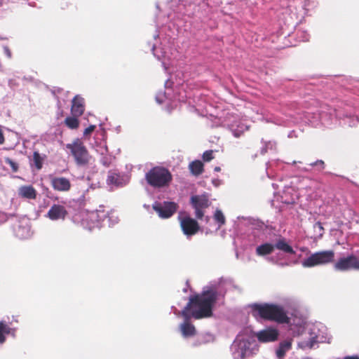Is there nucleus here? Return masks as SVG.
<instances>
[{
	"mask_svg": "<svg viewBox=\"0 0 359 359\" xmlns=\"http://www.w3.org/2000/svg\"><path fill=\"white\" fill-rule=\"evenodd\" d=\"M232 286L229 280L221 279L210 283L201 295L191 297L189 302L181 311L184 322L180 325L182 336L185 338L196 334L195 327L189 323L191 318L200 319L212 315V306L219 296H224L226 291Z\"/></svg>",
	"mask_w": 359,
	"mask_h": 359,
	"instance_id": "f257e3e1",
	"label": "nucleus"
},
{
	"mask_svg": "<svg viewBox=\"0 0 359 359\" xmlns=\"http://www.w3.org/2000/svg\"><path fill=\"white\" fill-rule=\"evenodd\" d=\"M107 217H108L109 225L118 222V217L114 215V213H111L110 215L107 214Z\"/></svg>",
	"mask_w": 359,
	"mask_h": 359,
	"instance_id": "c9c22d12",
	"label": "nucleus"
},
{
	"mask_svg": "<svg viewBox=\"0 0 359 359\" xmlns=\"http://www.w3.org/2000/svg\"><path fill=\"white\" fill-rule=\"evenodd\" d=\"M9 327L4 324L3 323H0V343L2 344L5 341L4 334H8L9 332Z\"/></svg>",
	"mask_w": 359,
	"mask_h": 359,
	"instance_id": "c756f323",
	"label": "nucleus"
},
{
	"mask_svg": "<svg viewBox=\"0 0 359 359\" xmlns=\"http://www.w3.org/2000/svg\"><path fill=\"white\" fill-rule=\"evenodd\" d=\"M5 162L6 164L9 165L10 167L11 168L13 172H17L18 170V165L17 163H15V161H13L12 159L9 158H5Z\"/></svg>",
	"mask_w": 359,
	"mask_h": 359,
	"instance_id": "473e14b6",
	"label": "nucleus"
},
{
	"mask_svg": "<svg viewBox=\"0 0 359 359\" xmlns=\"http://www.w3.org/2000/svg\"><path fill=\"white\" fill-rule=\"evenodd\" d=\"M4 53H6V55L8 56V57H11V50H9V48L6 46H5L4 48Z\"/></svg>",
	"mask_w": 359,
	"mask_h": 359,
	"instance_id": "a19ab883",
	"label": "nucleus"
},
{
	"mask_svg": "<svg viewBox=\"0 0 359 359\" xmlns=\"http://www.w3.org/2000/svg\"><path fill=\"white\" fill-rule=\"evenodd\" d=\"M153 209L161 218L170 217L177 210V205L173 202L164 201L163 203L155 202Z\"/></svg>",
	"mask_w": 359,
	"mask_h": 359,
	"instance_id": "6e6552de",
	"label": "nucleus"
},
{
	"mask_svg": "<svg viewBox=\"0 0 359 359\" xmlns=\"http://www.w3.org/2000/svg\"><path fill=\"white\" fill-rule=\"evenodd\" d=\"M301 170L303 171H306V172L310 171V168H303Z\"/></svg>",
	"mask_w": 359,
	"mask_h": 359,
	"instance_id": "c03bdc74",
	"label": "nucleus"
},
{
	"mask_svg": "<svg viewBox=\"0 0 359 359\" xmlns=\"http://www.w3.org/2000/svg\"><path fill=\"white\" fill-rule=\"evenodd\" d=\"M291 346L292 343L290 341L287 340L280 342L276 352V356L279 359H282L285 356L286 352H287L291 348Z\"/></svg>",
	"mask_w": 359,
	"mask_h": 359,
	"instance_id": "aec40b11",
	"label": "nucleus"
},
{
	"mask_svg": "<svg viewBox=\"0 0 359 359\" xmlns=\"http://www.w3.org/2000/svg\"><path fill=\"white\" fill-rule=\"evenodd\" d=\"M113 159L114 157L111 154L107 153L105 155L101 156L100 162L103 165L108 167L112 163Z\"/></svg>",
	"mask_w": 359,
	"mask_h": 359,
	"instance_id": "c85d7f7f",
	"label": "nucleus"
},
{
	"mask_svg": "<svg viewBox=\"0 0 359 359\" xmlns=\"http://www.w3.org/2000/svg\"><path fill=\"white\" fill-rule=\"evenodd\" d=\"M95 150L97 153L99 154L100 156L105 155L107 153H109L105 142H102L99 145H97Z\"/></svg>",
	"mask_w": 359,
	"mask_h": 359,
	"instance_id": "7c9ffc66",
	"label": "nucleus"
},
{
	"mask_svg": "<svg viewBox=\"0 0 359 359\" xmlns=\"http://www.w3.org/2000/svg\"><path fill=\"white\" fill-rule=\"evenodd\" d=\"M189 168L194 175H199L203 172V164L201 161H194L189 163Z\"/></svg>",
	"mask_w": 359,
	"mask_h": 359,
	"instance_id": "4be33fe9",
	"label": "nucleus"
},
{
	"mask_svg": "<svg viewBox=\"0 0 359 359\" xmlns=\"http://www.w3.org/2000/svg\"><path fill=\"white\" fill-rule=\"evenodd\" d=\"M309 166L316 167L318 171H321L325 168L324 162L321 160H318L314 163H310Z\"/></svg>",
	"mask_w": 359,
	"mask_h": 359,
	"instance_id": "2f4dec72",
	"label": "nucleus"
},
{
	"mask_svg": "<svg viewBox=\"0 0 359 359\" xmlns=\"http://www.w3.org/2000/svg\"><path fill=\"white\" fill-rule=\"evenodd\" d=\"M84 111L83 98L76 96L72 100V113L74 116H81Z\"/></svg>",
	"mask_w": 359,
	"mask_h": 359,
	"instance_id": "a211bd4d",
	"label": "nucleus"
},
{
	"mask_svg": "<svg viewBox=\"0 0 359 359\" xmlns=\"http://www.w3.org/2000/svg\"><path fill=\"white\" fill-rule=\"evenodd\" d=\"M76 117V116H74V117L66 118L65 122L68 128L71 129H76L79 127V121Z\"/></svg>",
	"mask_w": 359,
	"mask_h": 359,
	"instance_id": "bb28decb",
	"label": "nucleus"
},
{
	"mask_svg": "<svg viewBox=\"0 0 359 359\" xmlns=\"http://www.w3.org/2000/svg\"><path fill=\"white\" fill-rule=\"evenodd\" d=\"M214 219L219 224V227L224 224L225 223V217L222 212L219 210H217L214 215Z\"/></svg>",
	"mask_w": 359,
	"mask_h": 359,
	"instance_id": "cd10ccee",
	"label": "nucleus"
},
{
	"mask_svg": "<svg viewBox=\"0 0 359 359\" xmlns=\"http://www.w3.org/2000/svg\"><path fill=\"white\" fill-rule=\"evenodd\" d=\"M278 331L272 327L261 330L256 334L258 340L262 342L274 341L278 339Z\"/></svg>",
	"mask_w": 359,
	"mask_h": 359,
	"instance_id": "4468645a",
	"label": "nucleus"
},
{
	"mask_svg": "<svg viewBox=\"0 0 359 359\" xmlns=\"http://www.w3.org/2000/svg\"><path fill=\"white\" fill-rule=\"evenodd\" d=\"M233 359H245L258 351L255 337L248 332L238 334L231 346Z\"/></svg>",
	"mask_w": 359,
	"mask_h": 359,
	"instance_id": "f03ea898",
	"label": "nucleus"
},
{
	"mask_svg": "<svg viewBox=\"0 0 359 359\" xmlns=\"http://www.w3.org/2000/svg\"><path fill=\"white\" fill-rule=\"evenodd\" d=\"M78 217L81 218V226L89 230L93 228L99 227L101 222L107 218V212L104 210H97L95 211H81L79 215L75 217L77 220Z\"/></svg>",
	"mask_w": 359,
	"mask_h": 359,
	"instance_id": "423d86ee",
	"label": "nucleus"
},
{
	"mask_svg": "<svg viewBox=\"0 0 359 359\" xmlns=\"http://www.w3.org/2000/svg\"><path fill=\"white\" fill-rule=\"evenodd\" d=\"M274 249V245L271 243H264L256 248V253L259 256L271 254Z\"/></svg>",
	"mask_w": 359,
	"mask_h": 359,
	"instance_id": "393cba45",
	"label": "nucleus"
},
{
	"mask_svg": "<svg viewBox=\"0 0 359 359\" xmlns=\"http://www.w3.org/2000/svg\"><path fill=\"white\" fill-rule=\"evenodd\" d=\"M165 97V93H158L156 96V100L158 103H162L163 102V99Z\"/></svg>",
	"mask_w": 359,
	"mask_h": 359,
	"instance_id": "4c0bfd02",
	"label": "nucleus"
},
{
	"mask_svg": "<svg viewBox=\"0 0 359 359\" xmlns=\"http://www.w3.org/2000/svg\"><path fill=\"white\" fill-rule=\"evenodd\" d=\"M37 192L31 185L21 186L18 189V196L26 199H35Z\"/></svg>",
	"mask_w": 359,
	"mask_h": 359,
	"instance_id": "dca6fc26",
	"label": "nucleus"
},
{
	"mask_svg": "<svg viewBox=\"0 0 359 359\" xmlns=\"http://www.w3.org/2000/svg\"><path fill=\"white\" fill-rule=\"evenodd\" d=\"M107 182L109 184L116 187H121L126 184V182H123V178L116 173H110L107 178Z\"/></svg>",
	"mask_w": 359,
	"mask_h": 359,
	"instance_id": "5701e85b",
	"label": "nucleus"
},
{
	"mask_svg": "<svg viewBox=\"0 0 359 359\" xmlns=\"http://www.w3.org/2000/svg\"><path fill=\"white\" fill-rule=\"evenodd\" d=\"M275 147V143L272 142H265L264 146L262 149V154H264L267 151L268 149H272Z\"/></svg>",
	"mask_w": 359,
	"mask_h": 359,
	"instance_id": "72a5a7b5",
	"label": "nucleus"
},
{
	"mask_svg": "<svg viewBox=\"0 0 359 359\" xmlns=\"http://www.w3.org/2000/svg\"><path fill=\"white\" fill-rule=\"evenodd\" d=\"M215 170L216 172H219V171L220 170V168H219V167H215Z\"/></svg>",
	"mask_w": 359,
	"mask_h": 359,
	"instance_id": "a18cd8bd",
	"label": "nucleus"
},
{
	"mask_svg": "<svg viewBox=\"0 0 359 359\" xmlns=\"http://www.w3.org/2000/svg\"><path fill=\"white\" fill-rule=\"evenodd\" d=\"M66 148L69 150L77 165L84 167L88 165L91 156L81 139L76 138L67 144Z\"/></svg>",
	"mask_w": 359,
	"mask_h": 359,
	"instance_id": "39448f33",
	"label": "nucleus"
},
{
	"mask_svg": "<svg viewBox=\"0 0 359 359\" xmlns=\"http://www.w3.org/2000/svg\"><path fill=\"white\" fill-rule=\"evenodd\" d=\"M212 153L213 152L212 150H208V151H205L203 154V159L205 161H210V160H212L213 158Z\"/></svg>",
	"mask_w": 359,
	"mask_h": 359,
	"instance_id": "f704fd0d",
	"label": "nucleus"
},
{
	"mask_svg": "<svg viewBox=\"0 0 359 359\" xmlns=\"http://www.w3.org/2000/svg\"><path fill=\"white\" fill-rule=\"evenodd\" d=\"M67 215L66 208L57 204L53 205L47 212V217L51 220L64 219Z\"/></svg>",
	"mask_w": 359,
	"mask_h": 359,
	"instance_id": "2eb2a0df",
	"label": "nucleus"
},
{
	"mask_svg": "<svg viewBox=\"0 0 359 359\" xmlns=\"http://www.w3.org/2000/svg\"><path fill=\"white\" fill-rule=\"evenodd\" d=\"M333 250L321 251L312 254L302 262L305 267H312L317 265L325 264L332 262L334 259Z\"/></svg>",
	"mask_w": 359,
	"mask_h": 359,
	"instance_id": "0eeeda50",
	"label": "nucleus"
},
{
	"mask_svg": "<svg viewBox=\"0 0 359 359\" xmlns=\"http://www.w3.org/2000/svg\"><path fill=\"white\" fill-rule=\"evenodd\" d=\"M50 184L53 189L57 191H68L71 189V182L69 180L63 177H55L52 175H49Z\"/></svg>",
	"mask_w": 359,
	"mask_h": 359,
	"instance_id": "f8f14e48",
	"label": "nucleus"
},
{
	"mask_svg": "<svg viewBox=\"0 0 359 359\" xmlns=\"http://www.w3.org/2000/svg\"><path fill=\"white\" fill-rule=\"evenodd\" d=\"M145 180L154 188H163L169 185L172 175L168 169L156 166L146 173Z\"/></svg>",
	"mask_w": 359,
	"mask_h": 359,
	"instance_id": "20e7f679",
	"label": "nucleus"
},
{
	"mask_svg": "<svg viewBox=\"0 0 359 359\" xmlns=\"http://www.w3.org/2000/svg\"><path fill=\"white\" fill-rule=\"evenodd\" d=\"M5 139L3 135L2 131L0 130V144H2L4 143Z\"/></svg>",
	"mask_w": 359,
	"mask_h": 359,
	"instance_id": "79ce46f5",
	"label": "nucleus"
},
{
	"mask_svg": "<svg viewBox=\"0 0 359 359\" xmlns=\"http://www.w3.org/2000/svg\"><path fill=\"white\" fill-rule=\"evenodd\" d=\"M205 219L206 222H208L209 221L210 218L208 217H206Z\"/></svg>",
	"mask_w": 359,
	"mask_h": 359,
	"instance_id": "49530a36",
	"label": "nucleus"
},
{
	"mask_svg": "<svg viewBox=\"0 0 359 359\" xmlns=\"http://www.w3.org/2000/svg\"><path fill=\"white\" fill-rule=\"evenodd\" d=\"M274 248L288 254H294L292 248L285 241V239H280L277 241Z\"/></svg>",
	"mask_w": 359,
	"mask_h": 359,
	"instance_id": "b1692460",
	"label": "nucleus"
},
{
	"mask_svg": "<svg viewBox=\"0 0 359 359\" xmlns=\"http://www.w3.org/2000/svg\"><path fill=\"white\" fill-rule=\"evenodd\" d=\"M315 231L318 233L319 236H322L323 228L320 222H316L313 226Z\"/></svg>",
	"mask_w": 359,
	"mask_h": 359,
	"instance_id": "e433bc0d",
	"label": "nucleus"
},
{
	"mask_svg": "<svg viewBox=\"0 0 359 359\" xmlns=\"http://www.w3.org/2000/svg\"><path fill=\"white\" fill-rule=\"evenodd\" d=\"M95 128V126H90L89 127H88L87 128L85 129V130L83 132V135H87L91 133L94 130Z\"/></svg>",
	"mask_w": 359,
	"mask_h": 359,
	"instance_id": "58836bf2",
	"label": "nucleus"
},
{
	"mask_svg": "<svg viewBox=\"0 0 359 359\" xmlns=\"http://www.w3.org/2000/svg\"><path fill=\"white\" fill-rule=\"evenodd\" d=\"M179 218L181 228L186 236H189L197 233L199 226L198 222L195 219L188 216H180Z\"/></svg>",
	"mask_w": 359,
	"mask_h": 359,
	"instance_id": "9b49d317",
	"label": "nucleus"
},
{
	"mask_svg": "<svg viewBox=\"0 0 359 359\" xmlns=\"http://www.w3.org/2000/svg\"><path fill=\"white\" fill-rule=\"evenodd\" d=\"M153 52H154V55L155 57H157L158 60H162V65L163 66V67L165 68V69H167L168 67V65L166 63V60H170V55L168 54V53H167L166 51H165L163 48H156V47H154L153 48Z\"/></svg>",
	"mask_w": 359,
	"mask_h": 359,
	"instance_id": "6ab92c4d",
	"label": "nucleus"
},
{
	"mask_svg": "<svg viewBox=\"0 0 359 359\" xmlns=\"http://www.w3.org/2000/svg\"><path fill=\"white\" fill-rule=\"evenodd\" d=\"M252 314L257 319L275 320L278 323H289V318L283 309L273 304H253Z\"/></svg>",
	"mask_w": 359,
	"mask_h": 359,
	"instance_id": "7ed1b4c3",
	"label": "nucleus"
},
{
	"mask_svg": "<svg viewBox=\"0 0 359 359\" xmlns=\"http://www.w3.org/2000/svg\"><path fill=\"white\" fill-rule=\"evenodd\" d=\"M8 219V216L6 213L0 211V223L6 222Z\"/></svg>",
	"mask_w": 359,
	"mask_h": 359,
	"instance_id": "ea45409f",
	"label": "nucleus"
},
{
	"mask_svg": "<svg viewBox=\"0 0 359 359\" xmlns=\"http://www.w3.org/2000/svg\"><path fill=\"white\" fill-rule=\"evenodd\" d=\"M338 269L359 270V259L355 256H349L338 260Z\"/></svg>",
	"mask_w": 359,
	"mask_h": 359,
	"instance_id": "ddd939ff",
	"label": "nucleus"
},
{
	"mask_svg": "<svg viewBox=\"0 0 359 359\" xmlns=\"http://www.w3.org/2000/svg\"><path fill=\"white\" fill-rule=\"evenodd\" d=\"M229 127L236 137H240L249 128L248 126L243 123L241 121H236L231 123Z\"/></svg>",
	"mask_w": 359,
	"mask_h": 359,
	"instance_id": "f3484780",
	"label": "nucleus"
},
{
	"mask_svg": "<svg viewBox=\"0 0 359 359\" xmlns=\"http://www.w3.org/2000/svg\"><path fill=\"white\" fill-rule=\"evenodd\" d=\"M191 203L195 209L197 219H202L203 216V210L210 205L208 198L206 195H196L191 197Z\"/></svg>",
	"mask_w": 359,
	"mask_h": 359,
	"instance_id": "9d476101",
	"label": "nucleus"
},
{
	"mask_svg": "<svg viewBox=\"0 0 359 359\" xmlns=\"http://www.w3.org/2000/svg\"><path fill=\"white\" fill-rule=\"evenodd\" d=\"M344 359H359L358 355L346 356Z\"/></svg>",
	"mask_w": 359,
	"mask_h": 359,
	"instance_id": "37998d69",
	"label": "nucleus"
},
{
	"mask_svg": "<svg viewBox=\"0 0 359 359\" xmlns=\"http://www.w3.org/2000/svg\"><path fill=\"white\" fill-rule=\"evenodd\" d=\"M310 330L311 331L310 341L305 344H299L300 346L312 348L315 343H323L327 341L326 337L324 336L325 329L322 325H313Z\"/></svg>",
	"mask_w": 359,
	"mask_h": 359,
	"instance_id": "1a4fd4ad",
	"label": "nucleus"
},
{
	"mask_svg": "<svg viewBox=\"0 0 359 359\" xmlns=\"http://www.w3.org/2000/svg\"><path fill=\"white\" fill-rule=\"evenodd\" d=\"M45 158L46 155H41L38 151H34L33 153L32 164L38 170L42 168Z\"/></svg>",
	"mask_w": 359,
	"mask_h": 359,
	"instance_id": "a878e982",
	"label": "nucleus"
},
{
	"mask_svg": "<svg viewBox=\"0 0 359 359\" xmlns=\"http://www.w3.org/2000/svg\"><path fill=\"white\" fill-rule=\"evenodd\" d=\"M15 233L20 239H26L32 236L31 229L28 225L19 226L15 230Z\"/></svg>",
	"mask_w": 359,
	"mask_h": 359,
	"instance_id": "412c9836",
	"label": "nucleus"
}]
</instances>
